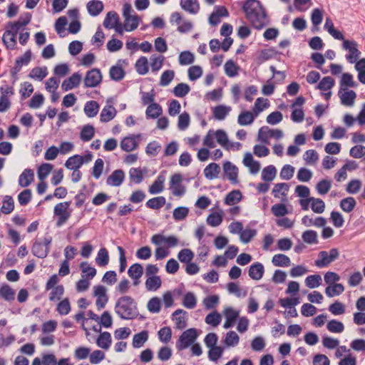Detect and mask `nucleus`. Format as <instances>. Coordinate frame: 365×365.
<instances>
[{"label": "nucleus", "instance_id": "f704fd0d", "mask_svg": "<svg viewBox=\"0 0 365 365\" xmlns=\"http://www.w3.org/2000/svg\"><path fill=\"white\" fill-rule=\"evenodd\" d=\"M214 135H215V136L216 138L217 142L220 145L224 147L225 148L230 149V148H232L233 146L232 143H231V144L229 143L227 135L226 133L224 130H217L214 133Z\"/></svg>", "mask_w": 365, "mask_h": 365}, {"label": "nucleus", "instance_id": "3c124183", "mask_svg": "<svg viewBox=\"0 0 365 365\" xmlns=\"http://www.w3.org/2000/svg\"><path fill=\"white\" fill-rule=\"evenodd\" d=\"M277 173L275 167L272 165L265 167L262 171V178L264 181H272L274 179Z\"/></svg>", "mask_w": 365, "mask_h": 365}, {"label": "nucleus", "instance_id": "b1692460", "mask_svg": "<svg viewBox=\"0 0 365 365\" xmlns=\"http://www.w3.org/2000/svg\"><path fill=\"white\" fill-rule=\"evenodd\" d=\"M34 172L31 169H25L20 175L19 178V184L21 187H28L34 180Z\"/></svg>", "mask_w": 365, "mask_h": 365}, {"label": "nucleus", "instance_id": "4d7b16f0", "mask_svg": "<svg viewBox=\"0 0 365 365\" xmlns=\"http://www.w3.org/2000/svg\"><path fill=\"white\" fill-rule=\"evenodd\" d=\"M322 277L319 274H312L307 277L305 284L310 289L318 287L322 284Z\"/></svg>", "mask_w": 365, "mask_h": 365}, {"label": "nucleus", "instance_id": "72a5a7b5", "mask_svg": "<svg viewBox=\"0 0 365 365\" xmlns=\"http://www.w3.org/2000/svg\"><path fill=\"white\" fill-rule=\"evenodd\" d=\"M80 268L83 272L82 277L88 279H93L96 274V269L91 267L87 262H83L80 264Z\"/></svg>", "mask_w": 365, "mask_h": 365}, {"label": "nucleus", "instance_id": "864d4df0", "mask_svg": "<svg viewBox=\"0 0 365 365\" xmlns=\"http://www.w3.org/2000/svg\"><path fill=\"white\" fill-rule=\"evenodd\" d=\"M47 74L48 71L46 67H35L31 71L29 77L38 81H42Z\"/></svg>", "mask_w": 365, "mask_h": 365}, {"label": "nucleus", "instance_id": "0e129e2a", "mask_svg": "<svg viewBox=\"0 0 365 365\" xmlns=\"http://www.w3.org/2000/svg\"><path fill=\"white\" fill-rule=\"evenodd\" d=\"M327 329L332 333H341L344 329V326L342 322L331 319L327 323Z\"/></svg>", "mask_w": 365, "mask_h": 365}, {"label": "nucleus", "instance_id": "680f3d73", "mask_svg": "<svg viewBox=\"0 0 365 365\" xmlns=\"http://www.w3.org/2000/svg\"><path fill=\"white\" fill-rule=\"evenodd\" d=\"M53 168V166L50 163H43L40 165L37 171L38 179L41 181L44 180L50 174Z\"/></svg>", "mask_w": 365, "mask_h": 365}, {"label": "nucleus", "instance_id": "e2e57ef3", "mask_svg": "<svg viewBox=\"0 0 365 365\" xmlns=\"http://www.w3.org/2000/svg\"><path fill=\"white\" fill-rule=\"evenodd\" d=\"M129 177L130 181L135 184L140 183L143 180V175L142 170L139 168H132L129 170Z\"/></svg>", "mask_w": 365, "mask_h": 365}, {"label": "nucleus", "instance_id": "bf43d9fd", "mask_svg": "<svg viewBox=\"0 0 365 365\" xmlns=\"http://www.w3.org/2000/svg\"><path fill=\"white\" fill-rule=\"evenodd\" d=\"M225 73L229 77H235L238 74L239 67L232 60L227 61L225 64Z\"/></svg>", "mask_w": 365, "mask_h": 365}, {"label": "nucleus", "instance_id": "8fccbe9b", "mask_svg": "<svg viewBox=\"0 0 365 365\" xmlns=\"http://www.w3.org/2000/svg\"><path fill=\"white\" fill-rule=\"evenodd\" d=\"M302 238L304 242L309 245L318 243V235L314 230H306L302 233Z\"/></svg>", "mask_w": 365, "mask_h": 365}, {"label": "nucleus", "instance_id": "5fc2aeb1", "mask_svg": "<svg viewBox=\"0 0 365 365\" xmlns=\"http://www.w3.org/2000/svg\"><path fill=\"white\" fill-rule=\"evenodd\" d=\"M94 134V127L91 125H86L82 128L80 138L83 141L87 142L93 138Z\"/></svg>", "mask_w": 365, "mask_h": 365}, {"label": "nucleus", "instance_id": "603ef678", "mask_svg": "<svg viewBox=\"0 0 365 365\" xmlns=\"http://www.w3.org/2000/svg\"><path fill=\"white\" fill-rule=\"evenodd\" d=\"M96 262L100 267H104L108 264L109 255L108 252L106 248H101L99 250Z\"/></svg>", "mask_w": 365, "mask_h": 365}, {"label": "nucleus", "instance_id": "473e14b6", "mask_svg": "<svg viewBox=\"0 0 365 365\" xmlns=\"http://www.w3.org/2000/svg\"><path fill=\"white\" fill-rule=\"evenodd\" d=\"M83 165L81 155H74L66 161L65 166L69 170L79 169Z\"/></svg>", "mask_w": 365, "mask_h": 365}, {"label": "nucleus", "instance_id": "423d86ee", "mask_svg": "<svg viewBox=\"0 0 365 365\" xmlns=\"http://www.w3.org/2000/svg\"><path fill=\"white\" fill-rule=\"evenodd\" d=\"M18 31L19 28L15 24H11L9 22L6 24V31L2 36V41L7 48H14L16 44V36Z\"/></svg>", "mask_w": 365, "mask_h": 365}, {"label": "nucleus", "instance_id": "f257e3e1", "mask_svg": "<svg viewBox=\"0 0 365 365\" xmlns=\"http://www.w3.org/2000/svg\"><path fill=\"white\" fill-rule=\"evenodd\" d=\"M242 9L246 18L255 29L261 30L269 24V18L260 1L247 0Z\"/></svg>", "mask_w": 365, "mask_h": 365}, {"label": "nucleus", "instance_id": "6ab92c4d", "mask_svg": "<svg viewBox=\"0 0 365 365\" xmlns=\"http://www.w3.org/2000/svg\"><path fill=\"white\" fill-rule=\"evenodd\" d=\"M341 91L342 90L340 89L339 91V96L341 99V104L346 106H353L356 98V92L352 90L347 91L346 89L344 93H342Z\"/></svg>", "mask_w": 365, "mask_h": 365}, {"label": "nucleus", "instance_id": "ddd939ff", "mask_svg": "<svg viewBox=\"0 0 365 365\" xmlns=\"http://www.w3.org/2000/svg\"><path fill=\"white\" fill-rule=\"evenodd\" d=\"M223 172L232 184L238 182V168L230 161L223 163Z\"/></svg>", "mask_w": 365, "mask_h": 365}, {"label": "nucleus", "instance_id": "9b49d317", "mask_svg": "<svg viewBox=\"0 0 365 365\" xmlns=\"http://www.w3.org/2000/svg\"><path fill=\"white\" fill-rule=\"evenodd\" d=\"M102 81V75L98 68H93L88 71L84 78V86L86 88H94Z\"/></svg>", "mask_w": 365, "mask_h": 365}, {"label": "nucleus", "instance_id": "a18cd8bd", "mask_svg": "<svg viewBox=\"0 0 365 365\" xmlns=\"http://www.w3.org/2000/svg\"><path fill=\"white\" fill-rule=\"evenodd\" d=\"M356 202L352 197L344 198L340 202L341 209L346 212H351L355 207Z\"/></svg>", "mask_w": 365, "mask_h": 365}, {"label": "nucleus", "instance_id": "a211bd4d", "mask_svg": "<svg viewBox=\"0 0 365 365\" xmlns=\"http://www.w3.org/2000/svg\"><path fill=\"white\" fill-rule=\"evenodd\" d=\"M264 273V268L262 263L255 262L249 269L248 275L254 280H259L262 278Z\"/></svg>", "mask_w": 365, "mask_h": 365}, {"label": "nucleus", "instance_id": "f8f14e48", "mask_svg": "<svg viewBox=\"0 0 365 365\" xmlns=\"http://www.w3.org/2000/svg\"><path fill=\"white\" fill-rule=\"evenodd\" d=\"M151 242L155 245H160L165 243L168 247H176L178 244V239L173 235L165 237L161 234H155L153 235L150 240Z\"/></svg>", "mask_w": 365, "mask_h": 365}, {"label": "nucleus", "instance_id": "338daca9", "mask_svg": "<svg viewBox=\"0 0 365 365\" xmlns=\"http://www.w3.org/2000/svg\"><path fill=\"white\" fill-rule=\"evenodd\" d=\"M335 83V81L333 78L330 76L324 77L317 86V88L321 91H328L330 90Z\"/></svg>", "mask_w": 365, "mask_h": 365}, {"label": "nucleus", "instance_id": "052dcab7", "mask_svg": "<svg viewBox=\"0 0 365 365\" xmlns=\"http://www.w3.org/2000/svg\"><path fill=\"white\" fill-rule=\"evenodd\" d=\"M15 292L9 285H3L0 288V297L6 301H13L14 299Z\"/></svg>", "mask_w": 365, "mask_h": 365}, {"label": "nucleus", "instance_id": "dca6fc26", "mask_svg": "<svg viewBox=\"0 0 365 365\" xmlns=\"http://www.w3.org/2000/svg\"><path fill=\"white\" fill-rule=\"evenodd\" d=\"M81 81V75L78 73H74L68 78L64 80L61 84V88L64 91H68L79 86Z\"/></svg>", "mask_w": 365, "mask_h": 365}, {"label": "nucleus", "instance_id": "69168bd1", "mask_svg": "<svg viewBox=\"0 0 365 365\" xmlns=\"http://www.w3.org/2000/svg\"><path fill=\"white\" fill-rule=\"evenodd\" d=\"M269 106V104L267 99H264L263 98H257L255 103L253 112L255 114V115H257L262 110L267 108Z\"/></svg>", "mask_w": 365, "mask_h": 365}, {"label": "nucleus", "instance_id": "5701e85b", "mask_svg": "<svg viewBox=\"0 0 365 365\" xmlns=\"http://www.w3.org/2000/svg\"><path fill=\"white\" fill-rule=\"evenodd\" d=\"M88 14L92 16H98L103 9V4L101 1L92 0L87 3Z\"/></svg>", "mask_w": 365, "mask_h": 365}, {"label": "nucleus", "instance_id": "774afa93", "mask_svg": "<svg viewBox=\"0 0 365 365\" xmlns=\"http://www.w3.org/2000/svg\"><path fill=\"white\" fill-rule=\"evenodd\" d=\"M222 317L221 315L216 311L210 313L205 317V322L212 327H217L220 324Z\"/></svg>", "mask_w": 365, "mask_h": 365}, {"label": "nucleus", "instance_id": "39448f33", "mask_svg": "<svg viewBox=\"0 0 365 365\" xmlns=\"http://www.w3.org/2000/svg\"><path fill=\"white\" fill-rule=\"evenodd\" d=\"M182 175L180 173H175L170 177L169 189L174 196L181 197L185 194L186 187L182 184Z\"/></svg>", "mask_w": 365, "mask_h": 365}, {"label": "nucleus", "instance_id": "f3484780", "mask_svg": "<svg viewBox=\"0 0 365 365\" xmlns=\"http://www.w3.org/2000/svg\"><path fill=\"white\" fill-rule=\"evenodd\" d=\"M240 314L239 311H236L232 307H227L224 310V315L225 317V322L223 324L225 329H229L234 325L236 319L238 318Z\"/></svg>", "mask_w": 365, "mask_h": 365}, {"label": "nucleus", "instance_id": "de8ad7c7", "mask_svg": "<svg viewBox=\"0 0 365 365\" xmlns=\"http://www.w3.org/2000/svg\"><path fill=\"white\" fill-rule=\"evenodd\" d=\"M190 91V87L185 83H178L173 91V94L178 98L185 97Z\"/></svg>", "mask_w": 365, "mask_h": 365}, {"label": "nucleus", "instance_id": "a19ab883", "mask_svg": "<svg viewBox=\"0 0 365 365\" xmlns=\"http://www.w3.org/2000/svg\"><path fill=\"white\" fill-rule=\"evenodd\" d=\"M137 73L140 75H145L148 72V61L145 56L140 57L135 65Z\"/></svg>", "mask_w": 365, "mask_h": 365}, {"label": "nucleus", "instance_id": "9d476101", "mask_svg": "<svg viewBox=\"0 0 365 365\" xmlns=\"http://www.w3.org/2000/svg\"><path fill=\"white\" fill-rule=\"evenodd\" d=\"M284 136L282 130L279 129H271L267 126L262 127L258 132V140L263 143H268L269 138L280 139Z\"/></svg>", "mask_w": 365, "mask_h": 365}, {"label": "nucleus", "instance_id": "ea45409f", "mask_svg": "<svg viewBox=\"0 0 365 365\" xmlns=\"http://www.w3.org/2000/svg\"><path fill=\"white\" fill-rule=\"evenodd\" d=\"M182 304L187 309H194L197 304V298L195 294L190 292H187L183 296Z\"/></svg>", "mask_w": 365, "mask_h": 365}, {"label": "nucleus", "instance_id": "c9c22d12", "mask_svg": "<svg viewBox=\"0 0 365 365\" xmlns=\"http://www.w3.org/2000/svg\"><path fill=\"white\" fill-rule=\"evenodd\" d=\"M31 252L33 255L38 258H45L48 252V248H45L41 242H35L32 246Z\"/></svg>", "mask_w": 365, "mask_h": 365}, {"label": "nucleus", "instance_id": "c756f323", "mask_svg": "<svg viewBox=\"0 0 365 365\" xmlns=\"http://www.w3.org/2000/svg\"><path fill=\"white\" fill-rule=\"evenodd\" d=\"M272 262L276 267H286L291 264L289 257L284 254L274 255L272 259Z\"/></svg>", "mask_w": 365, "mask_h": 365}, {"label": "nucleus", "instance_id": "09e8293b", "mask_svg": "<svg viewBox=\"0 0 365 365\" xmlns=\"http://www.w3.org/2000/svg\"><path fill=\"white\" fill-rule=\"evenodd\" d=\"M125 71L121 66H113L109 71V75L112 80L119 81L125 76Z\"/></svg>", "mask_w": 365, "mask_h": 365}, {"label": "nucleus", "instance_id": "7c9ffc66", "mask_svg": "<svg viewBox=\"0 0 365 365\" xmlns=\"http://www.w3.org/2000/svg\"><path fill=\"white\" fill-rule=\"evenodd\" d=\"M85 114L88 118H93L95 117L99 110V105L98 103L95 101H88L84 106L83 108Z\"/></svg>", "mask_w": 365, "mask_h": 365}, {"label": "nucleus", "instance_id": "4c0bfd02", "mask_svg": "<svg viewBox=\"0 0 365 365\" xmlns=\"http://www.w3.org/2000/svg\"><path fill=\"white\" fill-rule=\"evenodd\" d=\"M344 291V287L342 284H334L329 285L325 289V293L327 297H333L340 295Z\"/></svg>", "mask_w": 365, "mask_h": 365}, {"label": "nucleus", "instance_id": "2f4dec72", "mask_svg": "<svg viewBox=\"0 0 365 365\" xmlns=\"http://www.w3.org/2000/svg\"><path fill=\"white\" fill-rule=\"evenodd\" d=\"M96 344L99 347L103 349H108L111 344L110 334L108 331L101 333L96 340Z\"/></svg>", "mask_w": 365, "mask_h": 365}, {"label": "nucleus", "instance_id": "37998d69", "mask_svg": "<svg viewBox=\"0 0 365 365\" xmlns=\"http://www.w3.org/2000/svg\"><path fill=\"white\" fill-rule=\"evenodd\" d=\"M165 202V197L159 196L148 200L146 202V206L150 209L158 210L163 207Z\"/></svg>", "mask_w": 365, "mask_h": 365}, {"label": "nucleus", "instance_id": "412c9836", "mask_svg": "<svg viewBox=\"0 0 365 365\" xmlns=\"http://www.w3.org/2000/svg\"><path fill=\"white\" fill-rule=\"evenodd\" d=\"M181 8L187 12L196 14L200 10L197 0H180Z\"/></svg>", "mask_w": 365, "mask_h": 365}, {"label": "nucleus", "instance_id": "6e6d98bb", "mask_svg": "<svg viewBox=\"0 0 365 365\" xmlns=\"http://www.w3.org/2000/svg\"><path fill=\"white\" fill-rule=\"evenodd\" d=\"M242 199V193L240 190H232L230 192H229L225 198V203L227 205H234L235 203H237L240 200Z\"/></svg>", "mask_w": 365, "mask_h": 365}, {"label": "nucleus", "instance_id": "cd10ccee", "mask_svg": "<svg viewBox=\"0 0 365 365\" xmlns=\"http://www.w3.org/2000/svg\"><path fill=\"white\" fill-rule=\"evenodd\" d=\"M119 21V16L115 11H109L103 21V25L106 29H113Z\"/></svg>", "mask_w": 365, "mask_h": 365}, {"label": "nucleus", "instance_id": "c85d7f7f", "mask_svg": "<svg viewBox=\"0 0 365 365\" xmlns=\"http://www.w3.org/2000/svg\"><path fill=\"white\" fill-rule=\"evenodd\" d=\"M257 115L250 111H243L237 118V123L242 126L250 125L255 120Z\"/></svg>", "mask_w": 365, "mask_h": 365}, {"label": "nucleus", "instance_id": "bb28decb", "mask_svg": "<svg viewBox=\"0 0 365 365\" xmlns=\"http://www.w3.org/2000/svg\"><path fill=\"white\" fill-rule=\"evenodd\" d=\"M231 110V108L230 106H226L225 105H220L215 106L213 110V116L215 119L217 120H224L226 116L229 114Z\"/></svg>", "mask_w": 365, "mask_h": 365}, {"label": "nucleus", "instance_id": "58836bf2", "mask_svg": "<svg viewBox=\"0 0 365 365\" xmlns=\"http://www.w3.org/2000/svg\"><path fill=\"white\" fill-rule=\"evenodd\" d=\"M138 143L133 137H125L120 142V148L123 150L130 152L135 150Z\"/></svg>", "mask_w": 365, "mask_h": 365}, {"label": "nucleus", "instance_id": "c03bdc74", "mask_svg": "<svg viewBox=\"0 0 365 365\" xmlns=\"http://www.w3.org/2000/svg\"><path fill=\"white\" fill-rule=\"evenodd\" d=\"M148 334L146 331H143L133 336V346L134 348H140L143 346L145 342L148 340Z\"/></svg>", "mask_w": 365, "mask_h": 365}, {"label": "nucleus", "instance_id": "6e6552de", "mask_svg": "<svg viewBox=\"0 0 365 365\" xmlns=\"http://www.w3.org/2000/svg\"><path fill=\"white\" fill-rule=\"evenodd\" d=\"M197 335L196 329L190 328L182 332L176 344V347L178 350L181 351L187 349L190 346L196 339Z\"/></svg>", "mask_w": 365, "mask_h": 365}, {"label": "nucleus", "instance_id": "2eb2a0df", "mask_svg": "<svg viewBox=\"0 0 365 365\" xmlns=\"http://www.w3.org/2000/svg\"><path fill=\"white\" fill-rule=\"evenodd\" d=\"M128 276L133 280V285L138 286L140 282V277L143 274V267L139 263L132 264L128 270Z\"/></svg>", "mask_w": 365, "mask_h": 365}, {"label": "nucleus", "instance_id": "49530a36", "mask_svg": "<svg viewBox=\"0 0 365 365\" xmlns=\"http://www.w3.org/2000/svg\"><path fill=\"white\" fill-rule=\"evenodd\" d=\"M178 61L181 66L192 64L195 61V55L189 51H182L179 54Z\"/></svg>", "mask_w": 365, "mask_h": 365}, {"label": "nucleus", "instance_id": "7ed1b4c3", "mask_svg": "<svg viewBox=\"0 0 365 365\" xmlns=\"http://www.w3.org/2000/svg\"><path fill=\"white\" fill-rule=\"evenodd\" d=\"M132 7L130 4H125L123 8V15L125 18L124 28L127 31L136 29L139 25L140 19L137 15H131Z\"/></svg>", "mask_w": 365, "mask_h": 365}, {"label": "nucleus", "instance_id": "393cba45", "mask_svg": "<svg viewBox=\"0 0 365 365\" xmlns=\"http://www.w3.org/2000/svg\"><path fill=\"white\" fill-rule=\"evenodd\" d=\"M163 113L162 107L156 103H153L147 107L145 115L147 118H158Z\"/></svg>", "mask_w": 365, "mask_h": 365}, {"label": "nucleus", "instance_id": "f03ea898", "mask_svg": "<svg viewBox=\"0 0 365 365\" xmlns=\"http://www.w3.org/2000/svg\"><path fill=\"white\" fill-rule=\"evenodd\" d=\"M115 312L123 319H135L138 314L137 304L130 296H123L118 299L115 305Z\"/></svg>", "mask_w": 365, "mask_h": 365}, {"label": "nucleus", "instance_id": "aec40b11", "mask_svg": "<svg viewBox=\"0 0 365 365\" xmlns=\"http://www.w3.org/2000/svg\"><path fill=\"white\" fill-rule=\"evenodd\" d=\"M186 314L187 312L182 309H178L173 313V320L175 322L177 329H183L186 327L187 323L185 318V315Z\"/></svg>", "mask_w": 365, "mask_h": 365}, {"label": "nucleus", "instance_id": "79ce46f5", "mask_svg": "<svg viewBox=\"0 0 365 365\" xmlns=\"http://www.w3.org/2000/svg\"><path fill=\"white\" fill-rule=\"evenodd\" d=\"M165 178L159 175L157 180L150 186L149 192L150 194H158L161 192L164 189Z\"/></svg>", "mask_w": 365, "mask_h": 365}, {"label": "nucleus", "instance_id": "1a4fd4ad", "mask_svg": "<svg viewBox=\"0 0 365 365\" xmlns=\"http://www.w3.org/2000/svg\"><path fill=\"white\" fill-rule=\"evenodd\" d=\"M342 48L349 51L346 58L350 63H354L359 59L361 52L358 49V43L355 41L344 40Z\"/></svg>", "mask_w": 365, "mask_h": 365}, {"label": "nucleus", "instance_id": "e433bc0d", "mask_svg": "<svg viewBox=\"0 0 365 365\" xmlns=\"http://www.w3.org/2000/svg\"><path fill=\"white\" fill-rule=\"evenodd\" d=\"M162 282L159 276L149 277L145 281V287L148 291H155L161 286Z\"/></svg>", "mask_w": 365, "mask_h": 365}, {"label": "nucleus", "instance_id": "0eeeda50", "mask_svg": "<svg viewBox=\"0 0 365 365\" xmlns=\"http://www.w3.org/2000/svg\"><path fill=\"white\" fill-rule=\"evenodd\" d=\"M69 206L70 202H59L55 205L53 213L58 217L57 227H61L69 219L71 216V213L68 211Z\"/></svg>", "mask_w": 365, "mask_h": 365}, {"label": "nucleus", "instance_id": "4468645a", "mask_svg": "<svg viewBox=\"0 0 365 365\" xmlns=\"http://www.w3.org/2000/svg\"><path fill=\"white\" fill-rule=\"evenodd\" d=\"M125 176L123 170H115L107 178L106 184L109 186L119 187L123 182Z\"/></svg>", "mask_w": 365, "mask_h": 365}, {"label": "nucleus", "instance_id": "4be33fe9", "mask_svg": "<svg viewBox=\"0 0 365 365\" xmlns=\"http://www.w3.org/2000/svg\"><path fill=\"white\" fill-rule=\"evenodd\" d=\"M220 170L221 169L218 164L212 163L204 169V175L208 180H213L218 178Z\"/></svg>", "mask_w": 365, "mask_h": 365}, {"label": "nucleus", "instance_id": "a878e982", "mask_svg": "<svg viewBox=\"0 0 365 365\" xmlns=\"http://www.w3.org/2000/svg\"><path fill=\"white\" fill-rule=\"evenodd\" d=\"M115 115V108L113 106H106L101 110L100 115L101 121L103 123H107L113 119Z\"/></svg>", "mask_w": 365, "mask_h": 365}, {"label": "nucleus", "instance_id": "20e7f679", "mask_svg": "<svg viewBox=\"0 0 365 365\" xmlns=\"http://www.w3.org/2000/svg\"><path fill=\"white\" fill-rule=\"evenodd\" d=\"M339 256V252L336 248L331 249L329 253L321 251L319 252L318 259L315 260L314 264L319 268L326 267L338 259Z\"/></svg>", "mask_w": 365, "mask_h": 365}, {"label": "nucleus", "instance_id": "13d9d810", "mask_svg": "<svg viewBox=\"0 0 365 365\" xmlns=\"http://www.w3.org/2000/svg\"><path fill=\"white\" fill-rule=\"evenodd\" d=\"M340 89L343 91L346 90V87H355L356 83L353 80L352 75L349 73H343L340 81Z\"/></svg>", "mask_w": 365, "mask_h": 365}]
</instances>
